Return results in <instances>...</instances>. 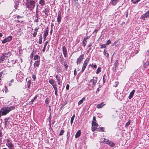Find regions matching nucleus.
Masks as SVG:
<instances>
[{"label":"nucleus","instance_id":"nucleus-60","mask_svg":"<svg viewBox=\"0 0 149 149\" xmlns=\"http://www.w3.org/2000/svg\"><path fill=\"white\" fill-rule=\"evenodd\" d=\"M18 7V6L17 4H15V8L16 9H17V8Z\"/></svg>","mask_w":149,"mask_h":149},{"label":"nucleus","instance_id":"nucleus-21","mask_svg":"<svg viewBox=\"0 0 149 149\" xmlns=\"http://www.w3.org/2000/svg\"><path fill=\"white\" fill-rule=\"evenodd\" d=\"M48 27L47 28L46 31L44 33L43 36L44 37V39H45L46 38V37L48 36V30L47 29Z\"/></svg>","mask_w":149,"mask_h":149},{"label":"nucleus","instance_id":"nucleus-20","mask_svg":"<svg viewBox=\"0 0 149 149\" xmlns=\"http://www.w3.org/2000/svg\"><path fill=\"white\" fill-rule=\"evenodd\" d=\"M39 3L40 4L41 6H43L45 4V0H39Z\"/></svg>","mask_w":149,"mask_h":149},{"label":"nucleus","instance_id":"nucleus-23","mask_svg":"<svg viewBox=\"0 0 149 149\" xmlns=\"http://www.w3.org/2000/svg\"><path fill=\"white\" fill-rule=\"evenodd\" d=\"M39 27H38V28H36L34 29V32L33 33V37H36V35L37 34V32H38V29Z\"/></svg>","mask_w":149,"mask_h":149},{"label":"nucleus","instance_id":"nucleus-2","mask_svg":"<svg viewBox=\"0 0 149 149\" xmlns=\"http://www.w3.org/2000/svg\"><path fill=\"white\" fill-rule=\"evenodd\" d=\"M25 6L28 10L32 11L36 6V2L26 1Z\"/></svg>","mask_w":149,"mask_h":149},{"label":"nucleus","instance_id":"nucleus-31","mask_svg":"<svg viewBox=\"0 0 149 149\" xmlns=\"http://www.w3.org/2000/svg\"><path fill=\"white\" fill-rule=\"evenodd\" d=\"M64 60V58H63L62 56L61 55V56L60 57V59L59 60V61L61 63H63Z\"/></svg>","mask_w":149,"mask_h":149},{"label":"nucleus","instance_id":"nucleus-1","mask_svg":"<svg viewBox=\"0 0 149 149\" xmlns=\"http://www.w3.org/2000/svg\"><path fill=\"white\" fill-rule=\"evenodd\" d=\"M14 106H11L9 107H3L0 111V117L1 116L6 115L10 111L15 109Z\"/></svg>","mask_w":149,"mask_h":149},{"label":"nucleus","instance_id":"nucleus-4","mask_svg":"<svg viewBox=\"0 0 149 149\" xmlns=\"http://www.w3.org/2000/svg\"><path fill=\"white\" fill-rule=\"evenodd\" d=\"M6 145L8 146L9 149H14V146L12 143L10 142V141L8 139L6 140Z\"/></svg>","mask_w":149,"mask_h":149},{"label":"nucleus","instance_id":"nucleus-14","mask_svg":"<svg viewBox=\"0 0 149 149\" xmlns=\"http://www.w3.org/2000/svg\"><path fill=\"white\" fill-rule=\"evenodd\" d=\"M56 79L57 81L58 82V85H60L61 83L62 82L60 79V77L59 75H56Z\"/></svg>","mask_w":149,"mask_h":149},{"label":"nucleus","instance_id":"nucleus-61","mask_svg":"<svg viewBox=\"0 0 149 149\" xmlns=\"http://www.w3.org/2000/svg\"><path fill=\"white\" fill-rule=\"evenodd\" d=\"M118 42V41H117V40H116L114 43L113 45H116V43H117V42Z\"/></svg>","mask_w":149,"mask_h":149},{"label":"nucleus","instance_id":"nucleus-64","mask_svg":"<svg viewBox=\"0 0 149 149\" xmlns=\"http://www.w3.org/2000/svg\"><path fill=\"white\" fill-rule=\"evenodd\" d=\"M34 100H34V99H33L31 100V101L30 102L31 103V104H33V102H34Z\"/></svg>","mask_w":149,"mask_h":149},{"label":"nucleus","instance_id":"nucleus-10","mask_svg":"<svg viewBox=\"0 0 149 149\" xmlns=\"http://www.w3.org/2000/svg\"><path fill=\"white\" fill-rule=\"evenodd\" d=\"M62 51L63 54L64 55L65 57H66L67 56V51L66 48L65 46H63L62 48Z\"/></svg>","mask_w":149,"mask_h":149},{"label":"nucleus","instance_id":"nucleus-6","mask_svg":"<svg viewBox=\"0 0 149 149\" xmlns=\"http://www.w3.org/2000/svg\"><path fill=\"white\" fill-rule=\"evenodd\" d=\"M97 77H94L91 80L90 82H92V86L94 87L97 81Z\"/></svg>","mask_w":149,"mask_h":149},{"label":"nucleus","instance_id":"nucleus-11","mask_svg":"<svg viewBox=\"0 0 149 149\" xmlns=\"http://www.w3.org/2000/svg\"><path fill=\"white\" fill-rule=\"evenodd\" d=\"M98 124L96 123V117L94 116L93 117V121L92 123V126H97Z\"/></svg>","mask_w":149,"mask_h":149},{"label":"nucleus","instance_id":"nucleus-36","mask_svg":"<svg viewBox=\"0 0 149 149\" xmlns=\"http://www.w3.org/2000/svg\"><path fill=\"white\" fill-rule=\"evenodd\" d=\"M131 122V121L130 120H129L126 123L125 127H127L130 125Z\"/></svg>","mask_w":149,"mask_h":149},{"label":"nucleus","instance_id":"nucleus-63","mask_svg":"<svg viewBox=\"0 0 149 149\" xmlns=\"http://www.w3.org/2000/svg\"><path fill=\"white\" fill-rule=\"evenodd\" d=\"M42 40H39V43L40 44H41L42 43Z\"/></svg>","mask_w":149,"mask_h":149},{"label":"nucleus","instance_id":"nucleus-39","mask_svg":"<svg viewBox=\"0 0 149 149\" xmlns=\"http://www.w3.org/2000/svg\"><path fill=\"white\" fill-rule=\"evenodd\" d=\"M101 71V68H100V67H99L98 68L97 71H96V73L97 74H98Z\"/></svg>","mask_w":149,"mask_h":149},{"label":"nucleus","instance_id":"nucleus-38","mask_svg":"<svg viewBox=\"0 0 149 149\" xmlns=\"http://www.w3.org/2000/svg\"><path fill=\"white\" fill-rule=\"evenodd\" d=\"M64 128H63V129L61 131L59 134V136H61L63 135L64 133V132L65 131L64 130Z\"/></svg>","mask_w":149,"mask_h":149},{"label":"nucleus","instance_id":"nucleus-47","mask_svg":"<svg viewBox=\"0 0 149 149\" xmlns=\"http://www.w3.org/2000/svg\"><path fill=\"white\" fill-rule=\"evenodd\" d=\"M111 43V41L110 40H107L106 43V45H108Z\"/></svg>","mask_w":149,"mask_h":149},{"label":"nucleus","instance_id":"nucleus-34","mask_svg":"<svg viewBox=\"0 0 149 149\" xmlns=\"http://www.w3.org/2000/svg\"><path fill=\"white\" fill-rule=\"evenodd\" d=\"M5 71H2L0 72V77H2L3 78V75H4L6 74Z\"/></svg>","mask_w":149,"mask_h":149},{"label":"nucleus","instance_id":"nucleus-52","mask_svg":"<svg viewBox=\"0 0 149 149\" xmlns=\"http://www.w3.org/2000/svg\"><path fill=\"white\" fill-rule=\"evenodd\" d=\"M69 86H70L68 84H67L66 86V89L67 90H69Z\"/></svg>","mask_w":149,"mask_h":149},{"label":"nucleus","instance_id":"nucleus-37","mask_svg":"<svg viewBox=\"0 0 149 149\" xmlns=\"http://www.w3.org/2000/svg\"><path fill=\"white\" fill-rule=\"evenodd\" d=\"M86 43H87L86 40L85 39H84L82 41V43L83 44L84 47H85L86 46Z\"/></svg>","mask_w":149,"mask_h":149},{"label":"nucleus","instance_id":"nucleus-17","mask_svg":"<svg viewBox=\"0 0 149 149\" xmlns=\"http://www.w3.org/2000/svg\"><path fill=\"white\" fill-rule=\"evenodd\" d=\"M135 92V90H133L130 93L128 97L129 99H131L133 96Z\"/></svg>","mask_w":149,"mask_h":149},{"label":"nucleus","instance_id":"nucleus-41","mask_svg":"<svg viewBox=\"0 0 149 149\" xmlns=\"http://www.w3.org/2000/svg\"><path fill=\"white\" fill-rule=\"evenodd\" d=\"M97 126H94L93 127H92V130L93 132H94L95 130H97Z\"/></svg>","mask_w":149,"mask_h":149},{"label":"nucleus","instance_id":"nucleus-59","mask_svg":"<svg viewBox=\"0 0 149 149\" xmlns=\"http://www.w3.org/2000/svg\"><path fill=\"white\" fill-rule=\"evenodd\" d=\"M91 49H92V48L91 47H90L88 49V50L87 51V53H89L90 52V51L91 50Z\"/></svg>","mask_w":149,"mask_h":149},{"label":"nucleus","instance_id":"nucleus-29","mask_svg":"<svg viewBox=\"0 0 149 149\" xmlns=\"http://www.w3.org/2000/svg\"><path fill=\"white\" fill-rule=\"evenodd\" d=\"M50 99H49V98H47L45 100V103L46 104L49 105V103L50 102Z\"/></svg>","mask_w":149,"mask_h":149},{"label":"nucleus","instance_id":"nucleus-43","mask_svg":"<svg viewBox=\"0 0 149 149\" xmlns=\"http://www.w3.org/2000/svg\"><path fill=\"white\" fill-rule=\"evenodd\" d=\"M3 136L2 133L1 131V130H0V140H1L2 139L1 137Z\"/></svg>","mask_w":149,"mask_h":149},{"label":"nucleus","instance_id":"nucleus-42","mask_svg":"<svg viewBox=\"0 0 149 149\" xmlns=\"http://www.w3.org/2000/svg\"><path fill=\"white\" fill-rule=\"evenodd\" d=\"M64 65L65 67V68L67 69L68 68V65L66 62H65L64 63Z\"/></svg>","mask_w":149,"mask_h":149},{"label":"nucleus","instance_id":"nucleus-30","mask_svg":"<svg viewBox=\"0 0 149 149\" xmlns=\"http://www.w3.org/2000/svg\"><path fill=\"white\" fill-rule=\"evenodd\" d=\"M75 116V115H74V114L72 116V117L71 118V119H70V123H71V125H72V123H73V120H74Z\"/></svg>","mask_w":149,"mask_h":149},{"label":"nucleus","instance_id":"nucleus-33","mask_svg":"<svg viewBox=\"0 0 149 149\" xmlns=\"http://www.w3.org/2000/svg\"><path fill=\"white\" fill-rule=\"evenodd\" d=\"M117 1L116 0H111L110 3L112 5H115L117 3Z\"/></svg>","mask_w":149,"mask_h":149},{"label":"nucleus","instance_id":"nucleus-16","mask_svg":"<svg viewBox=\"0 0 149 149\" xmlns=\"http://www.w3.org/2000/svg\"><path fill=\"white\" fill-rule=\"evenodd\" d=\"M61 17L60 13H58L57 16V20L58 24H60L61 21Z\"/></svg>","mask_w":149,"mask_h":149},{"label":"nucleus","instance_id":"nucleus-49","mask_svg":"<svg viewBox=\"0 0 149 149\" xmlns=\"http://www.w3.org/2000/svg\"><path fill=\"white\" fill-rule=\"evenodd\" d=\"M9 119V118H7L4 119L5 123H8V120Z\"/></svg>","mask_w":149,"mask_h":149},{"label":"nucleus","instance_id":"nucleus-25","mask_svg":"<svg viewBox=\"0 0 149 149\" xmlns=\"http://www.w3.org/2000/svg\"><path fill=\"white\" fill-rule=\"evenodd\" d=\"M104 54L106 56L107 58H108L109 57V54L107 52V51H106L105 49L104 50Z\"/></svg>","mask_w":149,"mask_h":149},{"label":"nucleus","instance_id":"nucleus-27","mask_svg":"<svg viewBox=\"0 0 149 149\" xmlns=\"http://www.w3.org/2000/svg\"><path fill=\"white\" fill-rule=\"evenodd\" d=\"M104 128L103 127H100L97 128L96 131H97L100 132V131H104Z\"/></svg>","mask_w":149,"mask_h":149},{"label":"nucleus","instance_id":"nucleus-58","mask_svg":"<svg viewBox=\"0 0 149 149\" xmlns=\"http://www.w3.org/2000/svg\"><path fill=\"white\" fill-rule=\"evenodd\" d=\"M32 78L34 79V80H35L36 79V77L35 75H32Z\"/></svg>","mask_w":149,"mask_h":149},{"label":"nucleus","instance_id":"nucleus-56","mask_svg":"<svg viewBox=\"0 0 149 149\" xmlns=\"http://www.w3.org/2000/svg\"><path fill=\"white\" fill-rule=\"evenodd\" d=\"M91 67H92L93 68H97V65H91Z\"/></svg>","mask_w":149,"mask_h":149},{"label":"nucleus","instance_id":"nucleus-55","mask_svg":"<svg viewBox=\"0 0 149 149\" xmlns=\"http://www.w3.org/2000/svg\"><path fill=\"white\" fill-rule=\"evenodd\" d=\"M74 75L75 76H76L77 74V72L76 69H75L74 71Z\"/></svg>","mask_w":149,"mask_h":149},{"label":"nucleus","instance_id":"nucleus-54","mask_svg":"<svg viewBox=\"0 0 149 149\" xmlns=\"http://www.w3.org/2000/svg\"><path fill=\"white\" fill-rule=\"evenodd\" d=\"M118 83L117 82H115V85H114L113 86H115V87H117V86L118 85Z\"/></svg>","mask_w":149,"mask_h":149},{"label":"nucleus","instance_id":"nucleus-5","mask_svg":"<svg viewBox=\"0 0 149 149\" xmlns=\"http://www.w3.org/2000/svg\"><path fill=\"white\" fill-rule=\"evenodd\" d=\"M12 38V37L11 36H10L6 38H5V39L2 41V42L3 44H4L7 42H9L11 41Z\"/></svg>","mask_w":149,"mask_h":149},{"label":"nucleus","instance_id":"nucleus-13","mask_svg":"<svg viewBox=\"0 0 149 149\" xmlns=\"http://www.w3.org/2000/svg\"><path fill=\"white\" fill-rule=\"evenodd\" d=\"M118 64V60H116L114 64V67L112 68V70L113 71H116L117 65Z\"/></svg>","mask_w":149,"mask_h":149},{"label":"nucleus","instance_id":"nucleus-57","mask_svg":"<svg viewBox=\"0 0 149 149\" xmlns=\"http://www.w3.org/2000/svg\"><path fill=\"white\" fill-rule=\"evenodd\" d=\"M3 54H6V56H7L8 55L10 54V55L11 53L10 52H8L7 53H4Z\"/></svg>","mask_w":149,"mask_h":149},{"label":"nucleus","instance_id":"nucleus-22","mask_svg":"<svg viewBox=\"0 0 149 149\" xmlns=\"http://www.w3.org/2000/svg\"><path fill=\"white\" fill-rule=\"evenodd\" d=\"M81 135V131L80 130H78L76 133L75 135V137L76 138L79 137Z\"/></svg>","mask_w":149,"mask_h":149},{"label":"nucleus","instance_id":"nucleus-46","mask_svg":"<svg viewBox=\"0 0 149 149\" xmlns=\"http://www.w3.org/2000/svg\"><path fill=\"white\" fill-rule=\"evenodd\" d=\"M53 87L55 91H57V85H56V86H53Z\"/></svg>","mask_w":149,"mask_h":149},{"label":"nucleus","instance_id":"nucleus-32","mask_svg":"<svg viewBox=\"0 0 149 149\" xmlns=\"http://www.w3.org/2000/svg\"><path fill=\"white\" fill-rule=\"evenodd\" d=\"M48 42V41H46L45 42V44H44V46L43 48V49L42 50V51L43 52H44L45 51V50L46 47L47 45V44Z\"/></svg>","mask_w":149,"mask_h":149},{"label":"nucleus","instance_id":"nucleus-45","mask_svg":"<svg viewBox=\"0 0 149 149\" xmlns=\"http://www.w3.org/2000/svg\"><path fill=\"white\" fill-rule=\"evenodd\" d=\"M140 0H135L133 1V3L134 4L137 3Z\"/></svg>","mask_w":149,"mask_h":149},{"label":"nucleus","instance_id":"nucleus-9","mask_svg":"<svg viewBox=\"0 0 149 149\" xmlns=\"http://www.w3.org/2000/svg\"><path fill=\"white\" fill-rule=\"evenodd\" d=\"M84 55L83 54H82L80 55V56L78 58L77 60V65L79 64H80L81 63V62L82 59L84 58Z\"/></svg>","mask_w":149,"mask_h":149},{"label":"nucleus","instance_id":"nucleus-8","mask_svg":"<svg viewBox=\"0 0 149 149\" xmlns=\"http://www.w3.org/2000/svg\"><path fill=\"white\" fill-rule=\"evenodd\" d=\"M149 17V10L141 16V18L145 20V19Z\"/></svg>","mask_w":149,"mask_h":149},{"label":"nucleus","instance_id":"nucleus-3","mask_svg":"<svg viewBox=\"0 0 149 149\" xmlns=\"http://www.w3.org/2000/svg\"><path fill=\"white\" fill-rule=\"evenodd\" d=\"M89 58H86L85 61H84L83 64V67L82 68L81 72H83L85 70L86 66L87 65V64L89 61Z\"/></svg>","mask_w":149,"mask_h":149},{"label":"nucleus","instance_id":"nucleus-35","mask_svg":"<svg viewBox=\"0 0 149 149\" xmlns=\"http://www.w3.org/2000/svg\"><path fill=\"white\" fill-rule=\"evenodd\" d=\"M39 58V59H40V56H38V55H36L34 56L33 58V60H36L37 59L38 60V58Z\"/></svg>","mask_w":149,"mask_h":149},{"label":"nucleus","instance_id":"nucleus-53","mask_svg":"<svg viewBox=\"0 0 149 149\" xmlns=\"http://www.w3.org/2000/svg\"><path fill=\"white\" fill-rule=\"evenodd\" d=\"M105 75H104L103 76V83H104L105 82Z\"/></svg>","mask_w":149,"mask_h":149},{"label":"nucleus","instance_id":"nucleus-12","mask_svg":"<svg viewBox=\"0 0 149 149\" xmlns=\"http://www.w3.org/2000/svg\"><path fill=\"white\" fill-rule=\"evenodd\" d=\"M106 144H108L109 146L112 147L114 146L115 145L113 143L110 141L109 140L107 139Z\"/></svg>","mask_w":149,"mask_h":149},{"label":"nucleus","instance_id":"nucleus-62","mask_svg":"<svg viewBox=\"0 0 149 149\" xmlns=\"http://www.w3.org/2000/svg\"><path fill=\"white\" fill-rule=\"evenodd\" d=\"M5 87H6V90H5V91L6 93H7L8 91V90L6 86H5Z\"/></svg>","mask_w":149,"mask_h":149},{"label":"nucleus","instance_id":"nucleus-7","mask_svg":"<svg viewBox=\"0 0 149 149\" xmlns=\"http://www.w3.org/2000/svg\"><path fill=\"white\" fill-rule=\"evenodd\" d=\"M6 54L3 53L2 56L0 58V61H1L0 62H1L4 60L7 59L8 58V56H6Z\"/></svg>","mask_w":149,"mask_h":149},{"label":"nucleus","instance_id":"nucleus-48","mask_svg":"<svg viewBox=\"0 0 149 149\" xmlns=\"http://www.w3.org/2000/svg\"><path fill=\"white\" fill-rule=\"evenodd\" d=\"M33 52H34V51H33L32 53L31 54L30 56V57L31 58V59L33 57V54H34Z\"/></svg>","mask_w":149,"mask_h":149},{"label":"nucleus","instance_id":"nucleus-26","mask_svg":"<svg viewBox=\"0 0 149 149\" xmlns=\"http://www.w3.org/2000/svg\"><path fill=\"white\" fill-rule=\"evenodd\" d=\"M149 65V61H148L145 63L143 65V67L145 68H146Z\"/></svg>","mask_w":149,"mask_h":149},{"label":"nucleus","instance_id":"nucleus-40","mask_svg":"<svg viewBox=\"0 0 149 149\" xmlns=\"http://www.w3.org/2000/svg\"><path fill=\"white\" fill-rule=\"evenodd\" d=\"M31 83V81H29L27 82V86L28 88H29L30 87Z\"/></svg>","mask_w":149,"mask_h":149},{"label":"nucleus","instance_id":"nucleus-15","mask_svg":"<svg viewBox=\"0 0 149 149\" xmlns=\"http://www.w3.org/2000/svg\"><path fill=\"white\" fill-rule=\"evenodd\" d=\"M49 82L53 86H56V81L53 79H51L49 81Z\"/></svg>","mask_w":149,"mask_h":149},{"label":"nucleus","instance_id":"nucleus-18","mask_svg":"<svg viewBox=\"0 0 149 149\" xmlns=\"http://www.w3.org/2000/svg\"><path fill=\"white\" fill-rule=\"evenodd\" d=\"M40 59L37 60L36 61L34 64V66H36L38 67L40 64Z\"/></svg>","mask_w":149,"mask_h":149},{"label":"nucleus","instance_id":"nucleus-19","mask_svg":"<svg viewBox=\"0 0 149 149\" xmlns=\"http://www.w3.org/2000/svg\"><path fill=\"white\" fill-rule=\"evenodd\" d=\"M104 102H102L100 104H98L97 105V108L98 109H100L104 105H105V104H104Z\"/></svg>","mask_w":149,"mask_h":149},{"label":"nucleus","instance_id":"nucleus-51","mask_svg":"<svg viewBox=\"0 0 149 149\" xmlns=\"http://www.w3.org/2000/svg\"><path fill=\"white\" fill-rule=\"evenodd\" d=\"M26 1L36 2V0H26Z\"/></svg>","mask_w":149,"mask_h":149},{"label":"nucleus","instance_id":"nucleus-44","mask_svg":"<svg viewBox=\"0 0 149 149\" xmlns=\"http://www.w3.org/2000/svg\"><path fill=\"white\" fill-rule=\"evenodd\" d=\"M106 47V46L105 44H102L100 46V48L102 49L104 48H105Z\"/></svg>","mask_w":149,"mask_h":149},{"label":"nucleus","instance_id":"nucleus-28","mask_svg":"<svg viewBox=\"0 0 149 149\" xmlns=\"http://www.w3.org/2000/svg\"><path fill=\"white\" fill-rule=\"evenodd\" d=\"M107 139L104 138H102L101 139L100 142L104 143H106Z\"/></svg>","mask_w":149,"mask_h":149},{"label":"nucleus","instance_id":"nucleus-24","mask_svg":"<svg viewBox=\"0 0 149 149\" xmlns=\"http://www.w3.org/2000/svg\"><path fill=\"white\" fill-rule=\"evenodd\" d=\"M85 97H83L81 100H80L78 102V105H80L83 103L84 101L85 100Z\"/></svg>","mask_w":149,"mask_h":149},{"label":"nucleus","instance_id":"nucleus-50","mask_svg":"<svg viewBox=\"0 0 149 149\" xmlns=\"http://www.w3.org/2000/svg\"><path fill=\"white\" fill-rule=\"evenodd\" d=\"M23 17V16H21L19 15H17V19L22 18Z\"/></svg>","mask_w":149,"mask_h":149}]
</instances>
